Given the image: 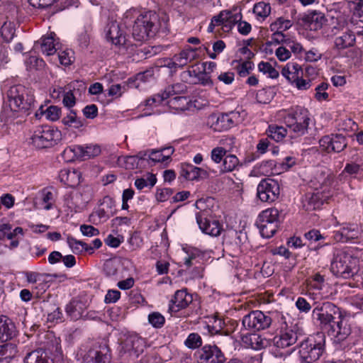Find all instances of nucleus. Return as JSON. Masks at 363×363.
<instances>
[{
	"instance_id": "nucleus-14",
	"label": "nucleus",
	"mask_w": 363,
	"mask_h": 363,
	"mask_svg": "<svg viewBox=\"0 0 363 363\" xmlns=\"http://www.w3.org/2000/svg\"><path fill=\"white\" fill-rule=\"evenodd\" d=\"M279 184L274 179H264L257 185V194L262 202L272 203L279 198Z\"/></svg>"
},
{
	"instance_id": "nucleus-58",
	"label": "nucleus",
	"mask_w": 363,
	"mask_h": 363,
	"mask_svg": "<svg viewBox=\"0 0 363 363\" xmlns=\"http://www.w3.org/2000/svg\"><path fill=\"white\" fill-rule=\"evenodd\" d=\"M42 201L43 203V208L50 210L52 208L54 202L53 194L48 189H45L41 192Z\"/></svg>"
},
{
	"instance_id": "nucleus-12",
	"label": "nucleus",
	"mask_w": 363,
	"mask_h": 363,
	"mask_svg": "<svg viewBox=\"0 0 363 363\" xmlns=\"http://www.w3.org/2000/svg\"><path fill=\"white\" fill-rule=\"evenodd\" d=\"M341 311L338 307L331 302H325L317 306L312 312V318L321 325H328L333 323L337 317H340Z\"/></svg>"
},
{
	"instance_id": "nucleus-49",
	"label": "nucleus",
	"mask_w": 363,
	"mask_h": 363,
	"mask_svg": "<svg viewBox=\"0 0 363 363\" xmlns=\"http://www.w3.org/2000/svg\"><path fill=\"white\" fill-rule=\"evenodd\" d=\"M292 26V22L290 20L282 17L278 18L274 22L271 23L270 29L272 31H285Z\"/></svg>"
},
{
	"instance_id": "nucleus-52",
	"label": "nucleus",
	"mask_w": 363,
	"mask_h": 363,
	"mask_svg": "<svg viewBox=\"0 0 363 363\" xmlns=\"http://www.w3.org/2000/svg\"><path fill=\"white\" fill-rule=\"evenodd\" d=\"M148 322L155 328H161L165 323L164 317L159 312H152L148 315Z\"/></svg>"
},
{
	"instance_id": "nucleus-41",
	"label": "nucleus",
	"mask_w": 363,
	"mask_h": 363,
	"mask_svg": "<svg viewBox=\"0 0 363 363\" xmlns=\"http://www.w3.org/2000/svg\"><path fill=\"white\" fill-rule=\"evenodd\" d=\"M270 4L264 1H259L253 7V13L259 21L264 20L270 14Z\"/></svg>"
},
{
	"instance_id": "nucleus-30",
	"label": "nucleus",
	"mask_w": 363,
	"mask_h": 363,
	"mask_svg": "<svg viewBox=\"0 0 363 363\" xmlns=\"http://www.w3.org/2000/svg\"><path fill=\"white\" fill-rule=\"evenodd\" d=\"M242 342L243 345L248 348L255 350H259L266 347L269 342L268 340L262 337L258 333H249L244 335L242 337Z\"/></svg>"
},
{
	"instance_id": "nucleus-43",
	"label": "nucleus",
	"mask_w": 363,
	"mask_h": 363,
	"mask_svg": "<svg viewBox=\"0 0 363 363\" xmlns=\"http://www.w3.org/2000/svg\"><path fill=\"white\" fill-rule=\"evenodd\" d=\"M285 46L289 48L291 54L293 53L296 57L299 59H302L303 57L304 48L303 45L294 38L290 37L286 40Z\"/></svg>"
},
{
	"instance_id": "nucleus-28",
	"label": "nucleus",
	"mask_w": 363,
	"mask_h": 363,
	"mask_svg": "<svg viewBox=\"0 0 363 363\" xmlns=\"http://www.w3.org/2000/svg\"><path fill=\"white\" fill-rule=\"evenodd\" d=\"M193 301L191 294H188L186 289L177 290L169 305L170 313H177L186 308Z\"/></svg>"
},
{
	"instance_id": "nucleus-5",
	"label": "nucleus",
	"mask_w": 363,
	"mask_h": 363,
	"mask_svg": "<svg viewBox=\"0 0 363 363\" xmlns=\"http://www.w3.org/2000/svg\"><path fill=\"white\" fill-rule=\"evenodd\" d=\"M19 26L18 9L13 4L0 3V40L9 43L16 36Z\"/></svg>"
},
{
	"instance_id": "nucleus-16",
	"label": "nucleus",
	"mask_w": 363,
	"mask_h": 363,
	"mask_svg": "<svg viewBox=\"0 0 363 363\" xmlns=\"http://www.w3.org/2000/svg\"><path fill=\"white\" fill-rule=\"evenodd\" d=\"M64 152L65 154L73 153L72 159L74 160H86L99 155L101 149L97 144L74 145L67 147Z\"/></svg>"
},
{
	"instance_id": "nucleus-11",
	"label": "nucleus",
	"mask_w": 363,
	"mask_h": 363,
	"mask_svg": "<svg viewBox=\"0 0 363 363\" xmlns=\"http://www.w3.org/2000/svg\"><path fill=\"white\" fill-rule=\"evenodd\" d=\"M242 121L238 111L218 113L210 115L206 121L207 125L214 131L228 130L240 123Z\"/></svg>"
},
{
	"instance_id": "nucleus-7",
	"label": "nucleus",
	"mask_w": 363,
	"mask_h": 363,
	"mask_svg": "<svg viewBox=\"0 0 363 363\" xmlns=\"http://www.w3.org/2000/svg\"><path fill=\"white\" fill-rule=\"evenodd\" d=\"M10 108L13 111H26L34 106L35 99L31 89L21 85H13L7 92Z\"/></svg>"
},
{
	"instance_id": "nucleus-44",
	"label": "nucleus",
	"mask_w": 363,
	"mask_h": 363,
	"mask_svg": "<svg viewBox=\"0 0 363 363\" xmlns=\"http://www.w3.org/2000/svg\"><path fill=\"white\" fill-rule=\"evenodd\" d=\"M267 135L274 140L279 142L284 139L287 133V130L283 126L271 125L267 130Z\"/></svg>"
},
{
	"instance_id": "nucleus-23",
	"label": "nucleus",
	"mask_w": 363,
	"mask_h": 363,
	"mask_svg": "<svg viewBox=\"0 0 363 363\" xmlns=\"http://www.w3.org/2000/svg\"><path fill=\"white\" fill-rule=\"evenodd\" d=\"M242 18V15L237 11L224 10L212 18V24L220 25L225 31H229Z\"/></svg>"
},
{
	"instance_id": "nucleus-26",
	"label": "nucleus",
	"mask_w": 363,
	"mask_h": 363,
	"mask_svg": "<svg viewBox=\"0 0 363 363\" xmlns=\"http://www.w3.org/2000/svg\"><path fill=\"white\" fill-rule=\"evenodd\" d=\"M38 46H40L43 54L47 56L53 55L60 48L59 39L54 32H50L43 35L40 40L35 43L36 48Z\"/></svg>"
},
{
	"instance_id": "nucleus-22",
	"label": "nucleus",
	"mask_w": 363,
	"mask_h": 363,
	"mask_svg": "<svg viewBox=\"0 0 363 363\" xmlns=\"http://www.w3.org/2000/svg\"><path fill=\"white\" fill-rule=\"evenodd\" d=\"M105 32L107 40L116 46L123 47L126 49L130 46V43L126 39L125 35L116 21L108 23Z\"/></svg>"
},
{
	"instance_id": "nucleus-4",
	"label": "nucleus",
	"mask_w": 363,
	"mask_h": 363,
	"mask_svg": "<svg viewBox=\"0 0 363 363\" xmlns=\"http://www.w3.org/2000/svg\"><path fill=\"white\" fill-rule=\"evenodd\" d=\"M278 116L295 136H302L308 132L311 118L307 108L298 106L288 111L283 109L278 112Z\"/></svg>"
},
{
	"instance_id": "nucleus-42",
	"label": "nucleus",
	"mask_w": 363,
	"mask_h": 363,
	"mask_svg": "<svg viewBox=\"0 0 363 363\" xmlns=\"http://www.w3.org/2000/svg\"><path fill=\"white\" fill-rule=\"evenodd\" d=\"M67 243L73 253L81 255L83 253H88L87 243L78 240L73 237L68 236L67 238Z\"/></svg>"
},
{
	"instance_id": "nucleus-1",
	"label": "nucleus",
	"mask_w": 363,
	"mask_h": 363,
	"mask_svg": "<svg viewBox=\"0 0 363 363\" xmlns=\"http://www.w3.org/2000/svg\"><path fill=\"white\" fill-rule=\"evenodd\" d=\"M310 185L315 191L306 194L303 200V207L308 211L319 208L332 196L335 187L333 175L324 171L317 172Z\"/></svg>"
},
{
	"instance_id": "nucleus-64",
	"label": "nucleus",
	"mask_w": 363,
	"mask_h": 363,
	"mask_svg": "<svg viewBox=\"0 0 363 363\" xmlns=\"http://www.w3.org/2000/svg\"><path fill=\"white\" fill-rule=\"evenodd\" d=\"M324 282V277L319 273H316L311 277L309 284L315 290H321L323 288Z\"/></svg>"
},
{
	"instance_id": "nucleus-17",
	"label": "nucleus",
	"mask_w": 363,
	"mask_h": 363,
	"mask_svg": "<svg viewBox=\"0 0 363 363\" xmlns=\"http://www.w3.org/2000/svg\"><path fill=\"white\" fill-rule=\"evenodd\" d=\"M271 323V318L260 311H253L242 319V325L249 330H264L269 327Z\"/></svg>"
},
{
	"instance_id": "nucleus-18",
	"label": "nucleus",
	"mask_w": 363,
	"mask_h": 363,
	"mask_svg": "<svg viewBox=\"0 0 363 363\" xmlns=\"http://www.w3.org/2000/svg\"><path fill=\"white\" fill-rule=\"evenodd\" d=\"M199 363H223L225 357L215 345H206L197 352Z\"/></svg>"
},
{
	"instance_id": "nucleus-48",
	"label": "nucleus",
	"mask_w": 363,
	"mask_h": 363,
	"mask_svg": "<svg viewBox=\"0 0 363 363\" xmlns=\"http://www.w3.org/2000/svg\"><path fill=\"white\" fill-rule=\"evenodd\" d=\"M67 205L72 207H79L85 201L82 199V194L79 190H73L66 196Z\"/></svg>"
},
{
	"instance_id": "nucleus-24",
	"label": "nucleus",
	"mask_w": 363,
	"mask_h": 363,
	"mask_svg": "<svg viewBox=\"0 0 363 363\" xmlns=\"http://www.w3.org/2000/svg\"><path fill=\"white\" fill-rule=\"evenodd\" d=\"M319 143L320 146L328 152H340L347 146L345 137L340 134L323 136Z\"/></svg>"
},
{
	"instance_id": "nucleus-6",
	"label": "nucleus",
	"mask_w": 363,
	"mask_h": 363,
	"mask_svg": "<svg viewBox=\"0 0 363 363\" xmlns=\"http://www.w3.org/2000/svg\"><path fill=\"white\" fill-rule=\"evenodd\" d=\"M325 348V335L321 333L310 335L299 344L301 363H316Z\"/></svg>"
},
{
	"instance_id": "nucleus-20",
	"label": "nucleus",
	"mask_w": 363,
	"mask_h": 363,
	"mask_svg": "<svg viewBox=\"0 0 363 363\" xmlns=\"http://www.w3.org/2000/svg\"><path fill=\"white\" fill-rule=\"evenodd\" d=\"M213 169L196 167L189 163L181 164L180 175L189 181H199L201 179H207L211 173H215Z\"/></svg>"
},
{
	"instance_id": "nucleus-35",
	"label": "nucleus",
	"mask_w": 363,
	"mask_h": 363,
	"mask_svg": "<svg viewBox=\"0 0 363 363\" xmlns=\"http://www.w3.org/2000/svg\"><path fill=\"white\" fill-rule=\"evenodd\" d=\"M85 306L82 302L72 300L66 306V313L72 320L81 318L84 313Z\"/></svg>"
},
{
	"instance_id": "nucleus-46",
	"label": "nucleus",
	"mask_w": 363,
	"mask_h": 363,
	"mask_svg": "<svg viewBox=\"0 0 363 363\" xmlns=\"http://www.w3.org/2000/svg\"><path fill=\"white\" fill-rule=\"evenodd\" d=\"M46 313L48 322L58 323L62 319V313L60 308L55 304H48Z\"/></svg>"
},
{
	"instance_id": "nucleus-3",
	"label": "nucleus",
	"mask_w": 363,
	"mask_h": 363,
	"mask_svg": "<svg viewBox=\"0 0 363 363\" xmlns=\"http://www.w3.org/2000/svg\"><path fill=\"white\" fill-rule=\"evenodd\" d=\"M62 138V132L57 128L41 125L35 126L30 130L27 141L33 148L42 150L58 145Z\"/></svg>"
},
{
	"instance_id": "nucleus-62",
	"label": "nucleus",
	"mask_w": 363,
	"mask_h": 363,
	"mask_svg": "<svg viewBox=\"0 0 363 363\" xmlns=\"http://www.w3.org/2000/svg\"><path fill=\"white\" fill-rule=\"evenodd\" d=\"M99 207L101 208H105V211L107 212H109L111 216L114 214V208L116 206V202L109 196H104L99 203Z\"/></svg>"
},
{
	"instance_id": "nucleus-45",
	"label": "nucleus",
	"mask_w": 363,
	"mask_h": 363,
	"mask_svg": "<svg viewBox=\"0 0 363 363\" xmlns=\"http://www.w3.org/2000/svg\"><path fill=\"white\" fill-rule=\"evenodd\" d=\"M167 99L168 97L166 96L164 91H163L162 93L155 94L150 98L146 99L144 101V105L148 107L150 109L154 110V108H157L162 105Z\"/></svg>"
},
{
	"instance_id": "nucleus-54",
	"label": "nucleus",
	"mask_w": 363,
	"mask_h": 363,
	"mask_svg": "<svg viewBox=\"0 0 363 363\" xmlns=\"http://www.w3.org/2000/svg\"><path fill=\"white\" fill-rule=\"evenodd\" d=\"M119 162H123V165L127 169H133L138 167L139 157L135 155H130L119 158Z\"/></svg>"
},
{
	"instance_id": "nucleus-50",
	"label": "nucleus",
	"mask_w": 363,
	"mask_h": 363,
	"mask_svg": "<svg viewBox=\"0 0 363 363\" xmlns=\"http://www.w3.org/2000/svg\"><path fill=\"white\" fill-rule=\"evenodd\" d=\"M202 345L200 335L196 333H190L184 341V345L191 350L197 349Z\"/></svg>"
},
{
	"instance_id": "nucleus-51",
	"label": "nucleus",
	"mask_w": 363,
	"mask_h": 363,
	"mask_svg": "<svg viewBox=\"0 0 363 363\" xmlns=\"http://www.w3.org/2000/svg\"><path fill=\"white\" fill-rule=\"evenodd\" d=\"M152 74L150 71L140 72L137 74L135 79H129L128 86L130 88H138L140 82H145L148 80V77H151Z\"/></svg>"
},
{
	"instance_id": "nucleus-33",
	"label": "nucleus",
	"mask_w": 363,
	"mask_h": 363,
	"mask_svg": "<svg viewBox=\"0 0 363 363\" xmlns=\"http://www.w3.org/2000/svg\"><path fill=\"white\" fill-rule=\"evenodd\" d=\"M240 166V160L235 155L228 153L225 155L220 167L221 174L232 172Z\"/></svg>"
},
{
	"instance_id": "nucleus-29",
	"label": "nucleus",
	"mask_w": 363,
	"mask_h": 363,
	"mask_svg": "<svg viewBox=\"0 0 363 363\" xmlns=\"http://www.w3.org/2000/svg\"><path fill=\"white\" fill-rule=\"evenodd\" d=\"M18 335V330L13 320L6 315L0 316V340L7 342Z\"/></svg>"
},
{
	"instance_id": "nucleus-55",
	"label": "nucleus",
	"mask_w": 363,
	"mask_h": 363,
	"mask_svg": "<svg viewBox=\"0 0 363 363\" xmlns=\"http://www.w3.org/2000/svg\"><path fill=\"white\" fill-rule=\"evenodd\" d=\"M89 41L90 35L89 30L88 28H84L78 33L77 36V43L82 49L86 48L89 44Z\"/></svg>"
},
{
	"instance_id": "nucleus-63",
	"label": "nucleus",
	"mask_w": 363,
	"mask_h": 363,
	"mask_svg": "<svg viewBox=\"0 0 363 363\" xmlns=\"http://www.w3.org/2000/svg\"><path fill=\"white\" fill-rule=\"evenodd\" d=\"M61 109L56 106H50L44 111L47 119L56 121L60 118Z\"/></svg>"
},
{
	"instance_id": "nucleus-9",
	"label": "nucleus",
	"mask_w": 363,
	"mask_h": 363,
	"mask_svg": "<svg viewBox=\"0 0 363 363\" xmlns=\"http://www.w3.org/2000/svg\"><path fill=\"white\" fill-rule=\"evenodd\" d=\"M281 320L285 326H282L280 332L272 339L274 345L277 348H286L296 342L298 339L304 335L303 328L298 324L288 325L286 317L281 314Z\"/></svg>"
},
{
	"instance_id": "nucleus-37",
	"label": "nucleus",
	"mask_w": 363,
	"mask_h": 363,
	"mask_svg": "<svg viewBox=\"0 0 363 363\" xmlns=\"http://www.w3.org/2000/svg\"><path fill=\"white\" fill-rule=\"evenodd\" d=\"M302 73L301 66L297 63H288L281 71V74L292 84Z\"/></svg>"
},
{
	"instance_id": "nucleus-61",
	"label": "nucleus",
	"mask_w": 363,
	"mask_h": 363,
	"mask_svg": "<svg viewBox=\"0 0 363 363\" xmlns=\"http://www.w3.org/2000/svg\"><path fill=\"white\" fill-rule=\"evenodd\" d=\"M99 207L101 208H105V211L107 212H109L111 216L114 214V208L116 206V202L109 196H104L99 203Z\"/></svg>"
},
{
	"instance_id": "nucleus-31",
	"label": "nucleus",
	"mask_w": 363,
	"mask_h": 363,
	"mask_svg": "<svg viewBox=\"0 0 363 363\" xmlns=\"http://www.w3.org/2000/svg\"><path fill=\"white\" fill-rule=\"evenodd\" d=\"M80 172L75 169H63L59 173L62 183L69 187H74L80 182Z\"/></svg>"
},
{
	"instance_id": "nucleus-60",
	"label": "nucleus",
	"mask_w": 363,
	"mask_h": 363,
	"mask_svg": "<svg viewBox=\"0 0 363 363\" xmlns=\"http://www.w3.org/2000/svg\"><path fill=\"white\" fill-rule=\"evenodd\" d=\"M347 25V22L344 16H340L337 18L336 22L333 23V26L331 28V32L333 33V35H337L340 32H344Z\"/></svg>"
},
{
	"instance_id": "nucleus-36",
	"label": "nucleus",
	"mask_w": 363,
	"mask_h": 363,
	"mask_svg": "<svg viewBox=\"0 0 363 363\" xmlns=\"http://www.w3.org/2000/svg\"><path fill=\"white\" fill-rule=\"evenodd\" d=\"M168 106L174 110L186 111L191 107V102L189 98L183 96H176L167 101Z\"/></svg>"
},
{
	"instance_id": "nucleus-19",
	"label": "nucleus",
	"mask_w": 363,
	"mask_h": 363,
	"mask_svg": "<svg viewBox=\"0 0 363 363\" xmlns=\"http://www.w3.org/2000/svg\"><path fill=\"white\" fill-rule=\"evenodd\" d=\"M363 236L362 227L355 223L345 224L335 232L334 238L337 242H347L357 240Z\"/></svg>"
},
{
	"instance_id": "nucleus-56",
	"label": "nucleus",
	"mask_w": 363,
	"mask_h": 363,
	"mask_svg": "<svg viewBox=\"0 0 363 363\" xmlns=\"http://www.w3.org/2000/svg\"><path fill=\"white\" fill-rule=\"evenodd\" d=\"M227 153L223 147H219L218 146L213 147L210 153L211 160L215 164H220L224 160Z\"/></svg>"
},
{
	"instance_id": "nucleus-13",
	"label": "nucleus",
	"mask_w": 363,
	"mask_h": 363,
	"mask_svg": "<svg viewBox=\"0 0 363 363\" xmlns=\"http://www.w3.org/2000/svg\"><path fill=\"white\" fill-rule=\"evenodd\" d=\"M363 178V155H356L347 161L342 171L337 177L341 182H350L354 179Z\"/></svg>"
},
{
	"instance_id": "nucleus-34",
	"label": "nucleus",
	"mask_w": 363,
	"mask_h": 363,
	"mask_svg": "<svg viewBox=\"0 0 363 363\" xmlns=\"http://www.w3.org/2000/svg\"><path fill=\"white\" fill-rule=\"evenodd\" d=\"M355 36L354 33L348 30L342 32V35H338L335 39V45L337 49L342 50L352 47L355 43Z\"/></svg>"
},
{
	"instance_id": "nucleus-8",
	"label": "nucleus",
	"mask_w": 363,
	"mask_h": 363,
	"mask_svg": "<svg viewBox=\"0 0 363 363\" xmlns=\"http://www.w3.org/2000/svg\"><path fill=\"white\" fill-rule=\"evenodd\" d=\"M358 259L352 254L344 251L337 250L331 262V271L344 279H349L357 272Z\"/></svg>"
},
{
	"instance_id": "nucleus-2",
	"label": "nucleus",
	"mask_w": 363,
	"mask_h": 363,
	"mask_svg": "<svg viewBox=\"0 0 363 363\" xmlns=\"http://www.w3.org/2000/svg\"><path fill=\"white\" fill-rule=\"evenodd\" d=\"M168 30V21L166 16L160 17L155 12H142L135 20L133 26V38L138 42L146 41L158 32L163 33Z\"/></svg>"
},
{
	"instance_id": "nucleus-39",
	"label": "nucleus",
	"mask_w": 363,
	"mask_h": 363,
	"mask_svg": "<svg viewBox=\"0 0 363 363\" xmlns=\"http://www.w3.org/2000/svg\"><path fill=\"white\" fill-rule=\"evenodd\" d=\"M17 353V347L9 342L0 345V363H9Z\"/></svg>"
},
{
	"instance_id": "nucleus-32",
	"label": "nucleus",
	"mask_w": 363,
	"mask_h": 363,
	"mask_svg": "<svg viewBox=\"0 0 363 363\" xmlns=\"http://www.w3.org/2000/svg\"><path fill=\"white\" fill-rule=\"evenodd\" d=\"M325 20L324 15L316 11L308 13L303 18L306 25L311 30H318L321 28Z\"/></svg>"
},
{
	"instance_id": "nucleus-59",
	"label": "nucleus",
	"mask_w": 363,
	"mask_h": 363,
	"mask_svg": "<svg viewBox=\"0 0 363 363\" xmlns=\"http://www.w3.org/2000/svg\"><path fill=\"white\" fill-rule=\"evenodd\" d=\"M197 49L192 48L190 46H187L179 54L182 56L183 60L185 61L186 65L193 61L197 57Z\"/></svg>"
},
{
	"instance_id": "nucleus-21",
	"label": "nucleus",
	"mask_w": 363,
	"mask_h": 363,
	"mask_svg": "<svg viewBox=\"0 0 363 363\" xmlns=\"http://www.w3.org/2000/svg\"><path fill=\"white\" fill-rule=\"evenodd\" d=\"M351 329L347 320L340 313V317H337L331 324L328 334L336 342H341L345 340L350 334Z\"/></svg>"
},
{
	"instance_id": "nucleus-27",
	"label": "nucleus",
	"mask_w": 363,
	"mask_h": 363,
	"mask_svg": "<svg viewBox=\"0 0 363 363\" xmlns=\"http://www.w3.org/2000/svg\"><path fill=\"white\" fill-rule=\"evenodd\" d=\"M196 219L202 233L213 237L220 234L222 226L218 220L207 219L203 213H196Z\"/></svg>"
},
{
	"instance_id": "nucleus-10",
	"label": "nucleus",
	"mask_w": 363,
	"mask_h": 363,
	"mask_svg": "<svg viewBox=\"0 0 363 363\" xmlns=\"http://www.w3.org/2000/svg\"><path fill=\"white\" fill-rule=\"evenodd\" d=\"M279 212L275 208H267L259 214L256 225L262 237L270 238L275 234L279 225Z\"/></svg>"
},
{
	"instance_id": "nucleus-38",
	"label": "nucleus",
	"mask_w": 363,
	"mask_h": 363,
	"mask_svg": "<svg viewBox=\"0 0 363 363\" xmlns=\"http://www.w3.org/2000/svg\"><path fill=\"white\" fill-rule=\"evenodd\" d=\"M24 363H52V361L45 350L39 349L29 352L24 359Z\"/></svg>"
},
{
	"instance_id": "nucleus-40",
	"label": "nucleus",
	"mask_w": 363,
	"mask_h": 363,
	"mask_svg": "<svg viewBox=\"0 0 363 363\" xmlns=\"http://www.w3.org/2000/svg\"><path fill=\"white\" fill-rule=\"evenodd\" d=\"M112 216L109 212L105 211V208L98 207L89 216V220L94 225H99L107 221Z\"/></svg>"
},
{
	"instance_id": "nucleus-53",
	"label": "nucleus",
	"mask_w": 363,
	"mask_h": 363,
	"mask_svg": "<svg viewBox=\"0 0 363 363\" xmlns=\"http://www.w3.org/2000/svg\"><path fill=\"white\" fill-rule=\"evenodd\" d=\"M258 69L260 72L268 76L272 79L278 77L279 72L272 65L268 62H261L258 64Z\"/></svg>"
},
{
	"instance_id": "nucleus-25",
	"label": "nucleus",
	"mask_w": 363,
	"mask_h": 363,
	"mask_svg": "<svg viewBox=\"0 0 363 363\" xmlns=\"http://www.w3.org/2000/svg\"><path fill=\"white\" fill-rule=\"evenodd\" d=\"M145 347L144 339L136 334L128 335L122 344V349L124 352L135 357H138L140 354L143 353Z\"/></svg>"
},
{
	"instance_id": "nucleus-57",
	"label": "nucleus",
	"mask_w": 363,
	"mask_h": 363,
	"mask_svg": "<svg viewBox=\"0 0 363 363\" xmlns=\"http://www.w3.org/2000/svg\"><path fill=\"white\" fill-rule=\"evenodd\" d=\"M209 323L211 324H208L207 328L210 333L211 334H217L223 328L224 321L221 318H218L216 317L212 318Z\"/></svg>"
},
{
	"instance_id": "nucleus-15",
	"label": "nucleus",
	"mask_w": 363,
	"mask_h": 363,
	"mask_svg": "<svg viewBox=\"0 0 363 363\" xmlns=\"http://www.w3.org/2000/svg\"><path fill=\"white\" fill-rule=\"evenodd\" d=\"M79 355L83 363H107L110 359V350L105 344H95L86 352H81Z\"/></svg>"
},
{
	"instance_id": "nucleus-47",
	"label": "nucleus",
	"mask_w": 363,
	"mask_h": 363,
	"mask_svg": "<svg viewBox=\"0 0 363 363\" xmlns=\"http://www.w3.org/2000/svg\"><path fill=\"white\" fill-rule=\"evenodd\" d=\"M186 90L187 87L184 84L176 83L174 84L167 86L164 91L168 99H171L174 96L184 94Z\"/></svg>"
}]
</instances>
